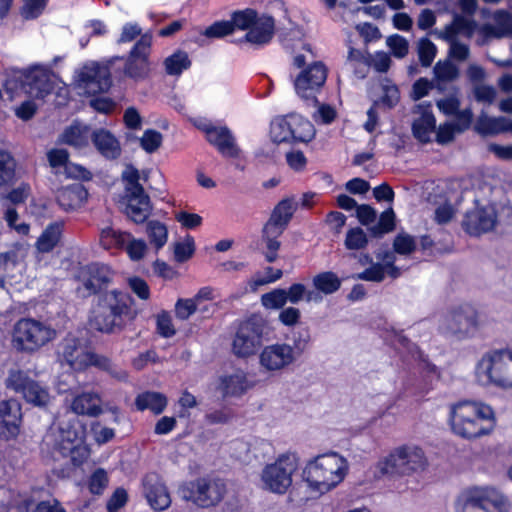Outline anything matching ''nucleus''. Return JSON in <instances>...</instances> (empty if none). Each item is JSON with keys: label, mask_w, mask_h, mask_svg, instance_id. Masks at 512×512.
Here are the masks:
<instances>
[{"label": "nucleus", "mask_w": 512, "mask_h": 512, "mask_svg": "<svg viewBox=\"0 0 512 512\" xmlns=\"http://www.w3.org/2000/svg\"><path fill=\"white\" fill-rule=\"evenodd\" d=\"M448 424L454 435L471 441L490 435L496 428L497 418L489 404L461 400L449 405Z\"/></svg>", "instance_id": "nucleus-1"}, {"label": "nucleus", "mask_w": 512, "mask_h": 512, "mask_svg": "<svg viewBox=\"0 0 512 512\" xmlns=\"http://www.w3.org/2000/svg\"><path fill=\"white\" fill-rule=\"evenodd\" d=\"M84 437V427L76 417H73L52 424L43 438V443L62 456H70L73 463L79 465L89 456Z\"/></svg>", "instance_id": "nucleus-2"}, {"label": "nucleus", "mask_w": 512, "mask_h": 512, "mask_svg": "<svg viewBox=\"0 0 512 512\" xmlns=\"http://www.w3.org/2000/svg\"><path fill=\"white\" fill-rule=\"evenodd\" d=\"M348 463L337 453L319 455L309 461L303 470V479L314 491L324 494L343 481Z\"/></svg>", "instance_id": "nucleus-3"}, {"label": "nucleus", "mask_w": 512, "mask_h": 512, "mask_svg": "<svg viewBox=\"0 0 512 512\" xmlns=\"http://www.w3.org/2000/svg\"><path fill=\"white\" fill-rule=\"evenodd\" d=\"M298 469L299 458L296 453H281L263 466L259 473V486L266 492L284 495L291 488L293 476Z\"/></svg>", "instance_id": "nucleus-4"}, {"label": "nucleus", "mask_w": 512, "mask_h": 512, "mask_svg": "<svg viewBox=\"0 0 512 512\" xmlns=\"http://www.w3.org/2000/svg\"><path fill=\"white\" fill-rule=\"evenodd\" d=\"M428 460L424 450L413 443L394 447L377 463L383 475L410 476L425 470Z\"/></svg>", "instance_id": "nucleus-5"}, {"label": "nucleus", "mask_w": 512, "mask_h": 512, "mask_svg": "<svg viewBox=\"0 0 512 512\" xmlns=\"http://www.w3.org/2000/svg\"><path fill=\"white\" fill-rule=\"evenodd\" d=\"M456 512H511L509 498L493 486H471L455 501Z\"/></svg>", "instance_id": "nucleus-6"}, {"label": "nucleus", "mask_w": 512, "mask_h": 512, "mask_svg": "<svg viewBox=\"0 0 512 512\" xmlns=\"http://www.w3.org/2000/svg\"><path fill=\"white\" fill-rule=\"evenodd\" d=\"M308 337L294 339L293 344L276 342L266 345L258 355L261 371L268 374L281 373L294 365L308 346Z\"/></svg>", "instance_id": "nucleus-7"}, {"label": "nucleus", "mask_w": 512, "mask_h": 512, "mask_svg": "<svg viewBox=\"0 0 512 512\" xmlns=\"http://www.w3.org/2000/svg\"><path fill=\"white\" fill-rule=\"evenodd\" d=\"M18 89L34 98H44L53 90L51 70L41 64L15 71L5 82V90L11 98L18 94Z\"/></svg>", "instance_id": "nucleus-8"}, {"label": "nucleus", "mask_w": 512, "mask_h": 512, "mask_svg": "<svg viewBox=\"0 0 512 512\" xmlns=\"http://www.w3.org/2000/svg\"><path fill=\"white\" fill-rule=\"evenodd\" d=\"M147 179L145 172L140 174L133 165H126L122 172L125 185V214L135 223H143L151 214L152 205L139 180Z\"/></svg>", "instance_id": "nucleus-9"}, {"label": "nucleus", "mask_w": 512, "mask_h": 512, "mask_svg": "<svg viewBox=\"0 0 512 512\" xmlns=\"http://www.w3.org/2000/svg\"><path fill=\"white\" fill-rule=\"evenodd\" d=\"M512 348L493 349L484 353L475 366V379L483 387L502 389Z\"/></svg>", "instance_id": "nucleus-10"}, {"label": "nucleus", "mask_w": 512, "mask_h": 512, "mask_svg": "<svg viewBox=\"0 0 512 512\" xmlns=\"http://www.w3.org/2000/svg\"><path fill=\"white\" fill-rule=\"evenodd\" d=\"M56 337V331L49 325L31 318L16 322L12 342L19 351L34 352Z\"/></svg>", "instance_id": "nucleus-11"}, {"label": "nucleus", "mask_w": 512, "mask_h": 512, "mask_svg": "<svg viewBox=\"0 0 512 512\" xmlns=\"http://www.w3.org/2000/svg\"><path fill=\"white\" fill-rule=\"evenodd\" d=\"M267 335L266 321L253 315L239 324L232 341V352L239 358L250 357L261 347Z\"/></svg>", "instance_id": "nucleus-12"}, {"label": "nucleus", "mask_w": 512, "mask_h": 512, "mask_svg": "<svg viewBox=\"0 0 512 512\" xmlns=\"http://www.w3.org/2000/svg\"><path fill=\"white\" fill-rule=\"evenodd\" d=\"M5 385L8 389L20 394L27 403L39 408L47 407L53 399L47 386L19 369L9 371Z\"/></svg>", "instance_id": "nucleus-13"}, {"label": "nucleus", "mask_w": 512, "mask_h": 512, "mask_svg": "<svg viewBox=\"0 0 512 512\" xmlns=\"http://www.w3.org/2000/svg\"><path fill=\"white\" fill-rule=\"evenodd\" d=\"M180 493L184 500L200 508H210L222 501L226 486L221 480L200 478L183 485Z\"/></svg>", "instance_id": "nucleus-14"}, {"label": "nucleus", "mask_w": 512, "mask_h": 512, "mask_svg": "<svg viewBox=\"0 0 512 512\" xmlns=\"http://www.w3.org/2000/svg\"><path fill=\"white\" fill-rule=\"evenodd\" d=\"M479 328V319L476 310L463 305L448 311L440 320L439 329L445 334L460 338L473 336Z\"/></svg>", "instance_id": "nucleus-15"}, {"label": "nucleus", "mask_w": 512, "mask_h": 512, "mask_svg": "<svg viewBox=\"0 0 512 512\" xmlns=\"http://www.w3.org/2000/svg\"><path fill=\"white\" fill-rule=\"evenodd\" d=\"M74 81L77 88L87 94L105 92L111 85L109 67L89 62L76 71Z\"/></svg>", "instance_id": "nucleus-16"}, {"label": "nucleus", "mask_w": 512, "mask_h": 512, "mask_svg": "<svg viewBox=\"0 0 512 512\" xmlns=\"http://www.w3.org/2000/svg\"><path fill=\"white\" fill-rule=\"evenodd\" d=\"M90 350L82 337L69 333L60 343L58 358L61 363H66L72 369L81 371L89 367Z\"/></svg>", "instance_id": "nucleus-17"}, {"label": "nucleus", "mask_w": 512, "mask_h": 512, "mask_svg": "<svg viewBox=\"0 0 512 512\" xmlns=\"http://www.w3.org/2000/svg\"><path fill=\"white\" fill-rule=\"evenodd\" d=\"M327 69L322 62H314L302 70L294 81V88L299 97L316 102V93L324 85Z\"/></svg>", "instance_id": "nucleus-18"}, {"label": "nucleus", "mask_w": 512, "mask_h": 512, "mask_svg": "<svg viewBox=\"0 0 512 512\" xmlns=\"http://www.w3.org/2000/svg\"><path fill=\"white\" fill-rule=\"evenodd\" d=\"M113 272L103 264L94 263L83 267L79 272L77 292L82 297H88L102 291L111 282Z\"/></svg>", "instance_id": "nucleus-19"}, {"label": "nucleus", "mask_w": 512, "mask_h": 512, "mask_svg": "<svg viewBox=\"0 0 512 512\" xmlns=\"http://www.w3.org/2000/svg\"><path fill=\"white\" fill-rule=\"evenodd\" d=\"M152 45V35L144 33L130 51L125 65V74L131 78H144L149 72V55Z\"/></svg>", "instance_id": "nucleus-20"}, {"label": "nucleus", "mask_w": 512, "mask_h": 512, "mask_svg": "<svg viewBox=\"0 0 512 512\" xmlns=\"http://www.w3.org/2000/svg\"><path fill=\"white\" fill-rule=\"evenodd\" d=\"M133 298L124 291L110 290L100 295L97 305L111 312L120 320L128 321L135 319L137 311L133 308Z\"/></svg>", "instance_id": "nucleus-21"}, {"label": "nucleus", "mask_w": 512, "mask_h": 512, "mask_svg": "<svg viewBox=\"0 0 512 512\" xmlns=\"http://www.w3.org/2000/svg\"><path fill=\"white\" fill-rule=\"evenodd\" d=\"M385 340L402 352H407L419 361V369L427 377L439 378L440 373L437 367L430 363L418 347L413 344L404 334L403 331L392 328L388 330L385 335Z\"/></svg>", "instance_id": "nucleus-22"}, {"label": "nucleus", "mask_w": 512, "mask_h": 512, "mask_svg": "<svg viewBox=\"0 0 512 512\" xmlns=\"http://www.w3.org/2000/svg\"><path fill=\"white\" fill-rule=\"evenodd\" d=\"M497 218L493 205L476 207L466 213L463 227L470 235L478 236L491 231L497 223Z\"/></svg>", "instance_id": "nucleus-23"}, {"label": "nucleus", "mask_w": 512, "mask_h": 512, "mask_svg": "<svg viewBox=\"0 0 512 512\" xmlns=\"http://www.w3.org/2000/svg\"><path fill=\"white\" fill-rule=\"evenodd\" d=\"M21 422V405L17 400L0 402V441L16 438L20 432Z\"/></svg>", "instance_id": "nucleus-24"}, {"label": "nucleus", "mask_w": 512, "mask_h": 512, "mask_svg": "<svg viewBox=\"0 0 512 512\" xmlns=\"http://www.w3.org/2000/svg\"><path fill=\"white\" fill-rule=\"evenodd\" d=\"M376 258L381 262L372 263L364 271L355 275L354 278L370 282H381L384 280L385 275L391 278H398L400 276V269L394 264L396 257L393 252H379L376 254Z\"/></svg>", "instance_id": "nucleus-25"}, {"label": "nucleus", "mask_w": 512, "mask_h": 512, "mask_svg": "<svg viewBox=\"0 0 512 512\" xmlns=\"http://www.w3.org/2000/svg\"><path fill=\"white\" fill-rule=\"evenodd\" d=\"M412 133L422 143L431 141L436 129V119L432 112V105L427 102L417 104L413 111Z\"/></svg>", "instance_id": "nucleus-26"}, {"label": "nucleus", "mask_w": 512, "mask_h": 512, "mask_svg": "<svg viewBox=\"0 0 512 512\" xmlns=\"http://www.w3.org/2000/svg\"><path fill=\"white\" fill-rule=\"evenodd\" d=\"M143 494L149 506L155 511H164L171 505L170 493L157 474H148L143 479Z\"/></svg>", "instance_id": "nucleus-27"}, {"label": "nucleus", "mask_w": 512, "mask_h": 512, "mask_svg": "<svg viewBox=\"0 0 512 512\" xmlns=\"http://www.w3.org/2000/svg\"><path fill=\"white\" fill-rule=\"evenodd\" d=\"M202 130L206 134L207 141L216 147L224 157L237 158L240 149L236 144L235 137L226 126L204 125Z\"/></svg>", "instance_id": "nucleus-28"}, {"label": "nucleus", "mask_w": 512, "mask_h": 512, "mask_svg": "<svg viewBox=\"0 0 512 512\" xmlns=\"http://www.w3.org/2000/svg\"><path fill=\"white\" fill-rule=\"evenodd\" d=\"M254 387V382L248 374L241 369L221 375L218 380V391L223 397H241Z\"/></svg>", "instance_id": "nucleus-29"}, {"label": "nucleus", "mask_w": 512, "mask_h": 512, "mask_svg": "<svg viewBox=\"0 0 512 512\" xmlns=\"http://www.w3.org/2000/svg\"><path fill=\"white\" fill-rule=\"evenodd\" d=\"M275 20L267 14L258 15L244 36L246 42L260 47L268 44L274 35Z\"/></svg>", "instance_id": "nucleus-30"}, {"label": "nucleus", "mask_w": 512, "mask_h": 512, "mask_svg": "<svg viewBox=\"0 0 512 512\" xmlns=\"http://www.w3.org/2000/svg\"><path fill=\"white\" fill-rule=\"evenodd\" d=\"M296 209L297 203L293 198H285L281 200L275 206L269 220L265 224V226H267V231L274 235L282 234Z\"/></svg>", "instance_id": "nucleus-31"}, {"label": "nucleus", "mask_w": 512, "mask_h": 512, "mask_svg": "<svg viewBox=\"0 0 512 512\" xmlns=\"http://www.w3.org/2000/svg\"><path fill=\"white\" fill-rule=\"evenodd\" d=\"M87 190L80 182L60 187L56 192V200L64 211L80 208L87 199Z\"/></svg>", "instance_id": "nucleus-32"}, {"label": "nucleus", "mask_w": 512, "mask_h": 512, "mask_svg": "<svg viewBox=\"0 0 512 512\" xmlns=\"http://www.w3.org/2000/svg\"><path fill=\"white\" fill-rule=\"evenodd\" d=\"M494 24L486 23L479 27L478 32L485 38H502L512 34V14L505 10H497L492 15Z\"/></svg>", "instance_id": "nucleus-33"}, {"label": "nucleus", "mask_w": 512, "mask_h": 512, "mask_svg": "<svg viewBox=\"0 0 512 512\" xmlns=\"http://www.w3.org/2000/svg\"><path fill=\"white\" fill-rule=\"evenodd\" d=\"M89 325L92 329L106 334L121 331L125 326V321L115 317L111 312L96 305L89 318Z\"/></svg>", "instance_id": "nucleus-34"}, {"label": "nucleus", "mask_w": 512, "mask_h": 512, "mask_svg": "<svg viewBox=\"0 0 512 512\" xmlns=\"http://www.w3.org/2000/svg\"><path fill=\"white\" fill-rule=\"evenodd\" d=\"M71 411L76 415L97 417L103 413L101 398L95 392H83L73 397L70 403Z\"/></svg>", "instance_id": "nucleus-35"}, {"label": "nucleus", "mask_w": 512, "mask_h": 512, "mask_svg": "<svg viewBox=\"0 0 512 512\" xmlns=\"http://www.w3.org/2000/svg\"><path fill=\"white\" fill-rule=\"evenodd\" d=\"M474 129L482 136L512 132V120L506 117H490L483 112L478 117Z\"/></svg>", "instance_id": "nucleus-36"}, {"label": "nucleus", "mask_w": 512, "mask_h": 512, "mask_svg": "<svg viewBox=\"0 0 512 512\" xmlns=\"http://www.w3.org/2000/svg\"><path fill=\"white\" fill-rule=\"evenodd\" d=\"M92 140L101 155L107 159H116L121 155V146L116 137L105 129L95 130Z\"/></svg>", "instance_id": "nucleus-37"}, {"label": "nucleus", "mask_w": 512, "mask_h": 512, "mask_svg": "<svg viewBox=\"0 0 512 512\" xmlns=\"http://www.w3.org/2000/svg\"><path fill=\"white\" fill-rule=\"evenodd\" d=\"M477 27L476 21L472 18V16L463 15V14H455L453 17V21L446 25L439 34L448 35L452 34L454 37H457L459 34L471 38Z\"/></svg>", "instance_id": "nucleus-38"}, {"label": "nucleus", "mask_w": 512, "mask_h": 512, "mask_svg": "<svg viewBox=\"0 0 512 512\" xmlns=\"http://www.w3.org/2000/svg\"><path fill=\"white\" fill-rule=\"evenodd\" d=\"M138 410H150L154 414H160L167 406V398L159 392L147 391L139 394L135 399Z\"/></svg>", "instance_id": "nucleus-39"}, {"label": "nucleus", "mask_w": 512, "mask_h": 512, "mask_svg": "<svg viewBox=\"0 0 512 512\" xmlns=\"http://www.w3.org/2000/svg\"><path fill=\"white\" fill-rule=\"evenodd\" d=\"M63 225L62 221H57L46 227L36 242L37 249L40 252L47 253L53 250L60 241Z\"/></svg>", "instance_id": "nucleus-40"}, {"label": "nucleus", "mask_w": 512, "mask_h": 512, "mask_svg": "<svg viewBox=\"0 0 512 512\" xmlns=\"http://www.w3.org/2000/svg\"><path fill=\"white\" fill-rule=\"evenodd\" d=\"M26 250L21 244H14L8 251L0 253V272L2 276H11L13 270L25 257Z\"/></svg>", "instance_id": "nucleus-41"}, {"label": "nucleus", "mask_w": 512, "mask_h": 512, "mask_svg": "<svg viewBox=\"0 0 512 512\" xmlns=\"http://www.w3.org/2000/svg\"><path fill=\"white\" fill-rule=\"evenodd\" d=\"M292 140L307 142L314 137V127L310 121L299 114H290Z\"/></svg>", "instance_id": "nucleus-42"}, {"label": "nucleus", "mask_w": 512, "mask_h": 512, "mask_svg": "<svg viewBox=\"0 0 512 512\" xmlns=\"http://www.w3.org/2000/svg\"><path fill=\"white\" fill-rule=\"evenodd\" d=\"M60 141L78 149L86 147L89 142L88 128L80 124L71 125L62 133Z\"/></svg>", "instance_id": "nucleus-43"}, {"label": "nucleus", "mask_w": 512, "mask_h": 512, "mask_svg": "<svg viewBox=\"0 0 512 512\" xmlns=\"http://www.w3.org/2000/svg\"><path fill=\"white\" fill-rule=\"evenodd\" d=\"M129 239V233L116 230L111 226L103 227L100 230L99 242L104 249L124 248Z\"/></svg>", "instance_id": "nucleus-44"}, {"label": "nucleus", "mask_w": 512, "mask_h": 512, "mask_svg": "<svg viewBox=\"0 0 512 512\" xmlns=\"http://www.w3.org/2000/svg\"><path fill=\"white\" fill-rule=\"evenodd\" d=\"M146 234L150 244L156 249V251H159L167 243L168 228L164 223L158 220H151L147 222Z\"/></svg>", "instance_id": "nucleus-45"}, {"label": "nucleus", "mask_w": 512, "mask_h": 512, "mask_svg": "<svg viewBox=\"0 0 512 512\" xmlns=\"http://www.w3.org/2000/svg\"><path fill=\"white\" fill-rule=\"evenodd\" d=\"M433 72L438 88H441V84L453 82L459 77L458 67L449 60L438 61Z\"/></svg>", "instance_id": "nucleus-46"}, {"label": "nucleus", "mask_w": 512, "mask_h": 512, "mask_svg": "<svg viewBox=\"0 0 512 512\" xmlns=\"http://www.w3.org/2000/svg\"><path fill=\"white\" fill-rule=\"evenodd\" d=\"M89 357L91 358L89 360V366H95L104 370L117 380L124 381L127 379V372L113 364L108 357L92 353L91 351L89 353Z\"/></svg>", "instance_id": "nucleus-47"}, {"label": "nucleus", "mask_w": 512, "mask_h": 512, "mask_svg": "<svg viewBox=\"0 0 512 512\" xmlns=\"http://www.w3.org/2000/svg\"><path fill=\"white\" fill-rule=\"evenodd\" d=\"M290 125V114L285 117L275 118L270 127L272 140L277 143L293 141Z\"/></svg>", "instance_id": "nucleus-48"}, {"label": "nucleus", "mask_w": 512, "mask_h": 512, "mask_svg": "<svg viewBox=\"0 0 512 512\" xmlns=\"http://www.w3.org/2000/svg\"><path fill=\"white\" fill-rule=\"evenodd\" d=\"M313 286L319 294H332L340 288L341 280L333 272H322L313 278Z\"/></svg>", "instance_id": "nucleus-49"}, {"label": "nucleus", "mask_w": 512, "mask_h": 512, "mask_svg": "<svg viewBox=\"0 0 512 512\" xmlns=\"http://www.w3.org/2000/svg\"><path fill=\"white\" fill-rule=\"evenodd\" d=\"M288 302L297 304L302 300L307 302H321L322 296L315 291H307L306 287L301 283L292 284L287 290Z\"/></svg>", "instance_id": "nucleus-50"}, {"label": "nucleus", "mask_w": 512, "mask_h": 512, "mask_svg": "<svg viewBox=\"0 0 512 512\" xmlns=\"http://www.w3.org/2000/svg\"><path fill=\"white\" fill-rule=\"evenodd\" d=\"M164 65L167 74L178 76L190 67L191 61L186 52L177 51L165 59Z\"/></svg>", "instance_id": "nucleus-51"}, {"label": "nucleus", "mask_w": 512, "mask_h": 512, "mask_svg": "<svg viewBox=\"0 0 512 512\" xmlns=\"http://www.w3.org/2000/svg\"><path fill=\"white\" fill-rule=\"evenodd\" d=\"M438 35L439 38H441L442 40L449 44L448 55L450 58L460 62L468 59L470 55V49L468 45L459 42L457 37H454L452 34Z\"/></svg>", "instance_id": "nucleus-52"}, {"label": "nucleus", "mask_w": 512, "mask_h": 512, "mask_svg": "<svg viewBox=\"0 0 512 512\" xmlns=\"http://www.w3.org/2000/svg\"><path fill=\"white\" fill-rule=\"evenodd\" d=\"M16 163L12 155L0 149V187L8 185L15 176Z\"/></svg>", "instance_id": "nucleus-53"}, {"label": "nucleus", "mask_w": 512, "mask_h": 512, "mask_svg": "<svg viewBox=\"0 0 512 512\" xmlns=\"http://www.w3.org/2000/svg\"><path fill=\"white\" fill-rule=\"evenodd\" d=\"M257 16L258 13L250 8L233 12L230 20V23L233 24V31L235 29L249 30Z\"/></svg>", "instance_id": "nucleus-54"}, {"label": "nucleus", "mask_w": 512, "mask_h": 512, "mask_svg": "<svg viewBox=\"0 0 512 512\" xmlns=\"http://www.w3.org/2000/svg\"><path fill=\"white\" fill-rule=\"evenodd\" d=\"M395 228V213L389 208L381 213L378 223L370 228V232L375 237H380L391 232Z\"/></svg>", "instance_id": "nucleus-55"}, {"label": "nucleus", "mask_w": 512, "mask_h": 512, "mask_svg": "<svg viewBox=\"0 0 512 512\" xmlns=\"http://www.w3.org/2000/svg\"><path fill=\"white\" fill-rule=\"evenodd\" d=\"M368 244L366 233L359 227L351 228L347 231L344 245L348 250H361Z\"/></svg>", "instance_id": "nucleus-56"}, {"label": "nucleus", "mask_w": 512, "mask_h": 512, "mask_svg": "<svg viewBox=\"0 0 512 512\" xmlns=\"http://www.w3.org/2000/svg\"><path fill=\"white\" fill-rule=\"evenodd\" d=\"M288 302L286 289H274L261 297L262 305L267 309H280Z\"/></svg>", "instance_id": "nucleus-57"}, {"label": "nucleus", "mask_w": 512, "mask_h": 512, "mask_svg": "<svg viewBox=\"0 0 512 512\" xmlns=\"http://www.w3.org/2000/svg\"><path fill=\"white\" fill-rule=\"evenodd\" d=\"M381 93L380 102L388 108L395 106L400 99L398 87L388 79L381 83Z\"/></svg>", "instance_id": "nucleus-58"}, {"label": "nucleus", "mask_w": 512, "mask_h": 512, "mask_svg": "<svg viewBox=\"0 0 512 512\" xmlns=\"http://www.w3.org/2000/svg\"><path fill=\"white\" fill-rule=\"evenodd\" d=\"M437 53L435 44L427 38H422L418 43L419 60L424 67H429Z\"/></svg>", "instance_id": "nucleus-59"}, {"label": "nucleus", "mask_w": 512, "mask_h": 512, "mask_svg": "<svg viewBox=\"0 0 512 512\" xmlns=\"http://www.w3.org/2000/svg\"><path fill=\"white\" fill-rule=\"evenodd\" d=\"M194 239L187 236L184 240L174 244V257L177 262L187 261L194 253Z\"/></svg>", "instance_id": "nucleus-60"}, {"label": "nucleus", "mask_w": 512, "mask_h": 512, "mask_svg": "<svg viewBox=\"0 0 512 512\" xmlns=\"http://www.w3.org/2000/svg\"><path fill=\"white\" fill-rule=\"evenodd\" d=\"M139 140L144 151L147 153H153L161 146L162 135L156 130L148 129L143 133Z\"/></svg>", "instance_id": "nucleus-61"}, {"label": "nucleus", "mask_w": 512, "mask_h": 512, "mask_svg": "<svg viewBox=\"0 0 512 512\" xmlns=\"http://www.w3.org/2000/svg\"><path fill=\"white\" fill-rule=\"evenodd\" d=\"M198 307L193 298H180L175 304V316L179 320H187L197 311Z\"/></svg>", "instance_id": "nucleus-62"}, {"label": "nucleus", "mask_w": 512, "mask_h": 512, "mask_svg": "<svg viewBox=\"0 0 512 512\" xmlns=\"http://www.w3.org/2000/svg\"><path fill=\"white\" fill-rule=\"evenodd\" d=\"M393 249L401 255L411 254L416 249L415 239L406 233H399L393 242Z\"/></svg>", "instance_id": "nucleus-63"}, {"label": "nucleus", "mask_w": 512, "mask_h": 512, "mask_svg": "<svg viewBox=\"0 0 512 512\" xmlns=\"http://www.w3.org/2000/svg\"><path fill=\"white\" fill-rule=\"evenodd\" d=\"M125 249L133 261L141 260L147 252V244L142 239H135L130 235V239L125 244Z\"/></svg>", "instance_id": "nucleus-64"}]
</instances>
